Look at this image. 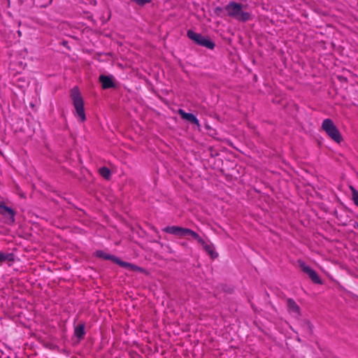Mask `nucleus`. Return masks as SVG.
Masks as SVG:
<instances>
[{"instance_id": "6", "label": "nucleus", "mask_w": 358, "mask_h": 358, "mask_svg": "<svg viewBox=\"0 0 358 358\" xmlns=\"http://www.w3.org/2000/svg\"><path fill=\"white\" fill-rule=\"evenodd\" d=\"M0 220L8 224H13L15 222L14 211L3 204H0Z\"/></svg>"}, {"instance_id": "10", "label": "nucleus", "mask_w": 358, "mask_h": 358, "mask_svg": "<svg viewBox=\"0 0 358 358\" xmlns=\"http://www.w3.org/2000/svg\"><path fill=\"white\" fill-rule=\"evenodd\" d=\"M204 248V250L214 259L217 257V254L214 251L213 247L206 243L204 240L201 237V241H197Z\"/></svg>"}, {"instance_id": "1", "label": "nucleus", "mask_w": 358, "mask_h": 358, "mask_svg": "<svg viewBox=\"0 0 358 358\" xmlns=\"http://www.w3.org/2000/svg\"><path fill=\"white\" fill-rule=\"evenodd\" d=\"M224 9L228 16L238 21L245 22L250 19V13L243 10L242 5L236 2H229Z\"/></svg>"}, {"instance_id": "5", "label": "nucleus", "mask_w": 358, "mask_h": 358, "mask_svg": "<svg viewBox=\"0 0 358 358\" xmlns=\"http://www.w3.org/2000/svg\"><path fill=\"white\" fill-rule=\"evenodd\" d=\"M187 34L190 39L201 46L210 50H213L215 48V43L208 37L203 36L192 30H188Z\"/></svg>"}, {"instance_id": "11", "label": "nucleus", "mask_w": 358, "mask_h": 358, "mask_svg": "<svg viewBox=\"0 0 358 358\" xmlns=\"http://www.w3.org/2000/svg\"><path fill=\"white\" fill-rule=\"evenodd\" d=\"M99 80L101 83L103 89H108L113 87V80L109 76L102 75L99 77Z\"/></svg>"}, {"instance_id": "2", "label": "nucleus", "mask_w": 358, "mask_h": 358, "mask_svg": "<svg viewBox=\"0 0 358 358\" xmlns=\"http://www.w3.org/2000/svg\"><path fill=\"white\" fill-rule=\"evenodd\" d=\"M71 97L77 115L81 122H85L86 120V115L84 108V101L78 87H74L71 89Z\"/></svg>"}, {"instance_id": "17", "label": "nucleus", "mask_w": 358, "mask_h": 358, "mask_svg": "<svg viewBox=\"0 0 358 358\" xmlns=\"http://www.w3.org/2000/svg\"><path fill=\"white\" fill-rule=\"evenodd\" d=\"M350 190L352 192V199L355 204L358 207V191L353 187H350Z\"/></svg>"}, {"instance_id": "14", "label": "nucleus", "mask_w": 358, "mask_h": 358, "mask_svg": "<svg viewBox=\"0 0 358 358\" xmlns=\"http://www.w3.org/2000/svg\"><path fill=\"white\" fill-rule=\"evenodd\" d=\"M96 256L99 258L104 259H110L113 262H114V259H115V256L109 255L108 253H106L105 252H103L102 250H97L96 252Z\"/></svg>"}, {"instance_id": "16", "label": "nucleus", "mask_w": 358, "mask_h": 358, "mask_svg": "<svg viewBox=\"0 0 358 358\" xmlns=\"http://www.w3.org/2000/svg\"><path fill=\"white\" fill-rule=\"evenodd\" d=\"M99 173L101 176L106 179H109L110 177V171L106 167L101 168L99 169Z\"/></svg>"}, {"instance_id": "7", "label": "nucleus", "mask_w": 358, "mask_h": 358, "mask_svg": "<svg viewBox=\"0 0 358 358\" xmlns=\"http://www.w3.org/2000/svg\"><path fill=\"white\" fill-rule=\"evenodd\" d=\"M300 265L303 271L308 275V276L313 280V282L317 284H322V281L318 275L317 274V273L314 270H313L308 265L306 264L305 263H301Z\"/></svg>"}, {"instance_id": "8", "label": "nucleus", "mask_w": 358, "mask_h": 358, "mask_svg": "<svg viewBox=\"0 0 358 358\" xmlns=\"http://www.w3.org/2000/svg\"><path fill=\"white\" fill-rule=\"evenodd\" d=\"M178 113L183 120L189 121L196 124L199 128L200 127V123L195 115L192 113L185 112L182 109L178 110Z\"/></svg>"}, {"instance_id": "18", "label": "nucleus", "mask_w": 358, "mask_h": 358, "mask_svg": "<svg viewBox=\"0 0 358 358\" xmlns=\"http://www.w3.org/2000/svg\"><path fill=\"white\" fill-rule=\"evenodd\" d=\"M357 228H358V224H357Z\"/></svg>"}, {"instance_id": "3", "label": "nucleus", "mask_w": 358, "mask_h": 358, "mask_svg": "<svg viewBox=\"0 0 358 358\" xmlns=\"http://www.w3.org/2000/svg\"><path fill=\"white\" fill-rule=\"evenodd\" d=\"M163 230L168 234H173L180 238L191 236L196 241H201V236L196 232L187 228H183L178 226H170L166 227Z\"/></svg>"}, {"instance_id": "13", "label": "nucleus", "mask_w": 358, "mask_h": 358, "mask_svg": "<svg viewBox=\"0 0 358 358\" xmlns=\"http://www.w3.org/2000/svg\"><path fill=\"white\" fill-rule=\"evenodd\" d=\"M74 335L79 339L82 338L85 335V325L80 324L75 328Z\"/></svg>"}, {"instance_id": "9", "label": "nucleus", "mask_w": 358, "mask_h": 358, "mask_svg": "<svg viewBox=\"0 0 358 358\" xmlns=\"http://www.w3.org/2000/svg\"><path fill=\"white\" fill-rule=\"evenodd\" d=\"M287 305L288 308V311L290 314H292L294 317H298L299 315L300 308L294 300L289 299L287 301Z\"/></svg>"}, {"instance_id": "4", "label": "nucleus", "mask_w": 358, "mask_h": 358, "mask_svg": "<svg viewBox=\"0 0 358 358\" xmlns=\"http://www.w3.org/2000/svg\"><path fill=\"white\" fill-rule=\"evenodd\" d=\"M322 128L329 137L337 143H340L343 141L341 132L331 119L327 118L324 120L322 124Z\"/></svg>"}, {"instance_id": "15", "label": "nucleus", "mask_w": 358, "mask_h": 358, "mask_svg": "<svg viewBox=\"0 0 358 358\" xmlns=\"http://www.w3.org/2000/svg\"><path fill=\"white\" fill-rule=\"evenodd\" d=\"M13 259V255L12 253H3L0 252V263L6 261L12 262Z\"/></svg>"}, {"instance_id": "12", "label": "nucleus", "mask_w": 358, "mask_h": 358, "mask_svg": "<svg viewBox=\"0 0 358 358\" xmlns=\"http://www.w3.org/2000/svg\"><path fill=\"white\" fill-rule=\"evenodd\" d=\"M114 262L119 264L120 266L123 267V268H125L127 269H129V270H138V267L134 265V264H131L130 263H128V262H123L122 261L121 259H120L119 258L116 257H115V259H114Z\"/></svg>"}]
</instances>
